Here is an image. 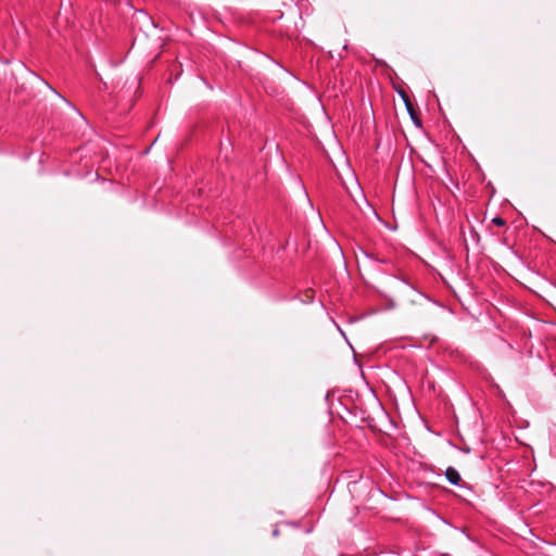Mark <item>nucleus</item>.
Listing matches in <instances>:
<instances>
[{
  "label": "nucleus",
  "mask_w": 556,
  "mask_h": 556,
  "mask_svg": "<svg viewBox=\"0 0 556 556\" xmlns=\"http://www.w3.org/2000/svg\"><path fill=\"white\" fill-rule=\"evenodd\" d=\"M445 477L448 480V482L452 483L453 485H459L462 481L459 472L453 467H448L446 469Z\"/></svg>",
  "instance_id": "1"
},
{
  "label": "nucleus",
  "mask_w": 556,
  "mask_h": 556,
  "mask_svg": "<svg viewBox=\"0 0 556 556\" xmlns=\"http://www.w3.org/2000/svg\"><path fill=\"white\" fill-rule=\"evenodd\" d=\"M492 222H493L495 225H497V226H503V225L505 224L504 219H503V218H501V217H495V218H493V220H492Z\"/></svg>",
  "instance_id": "2"
}]
</instances>
